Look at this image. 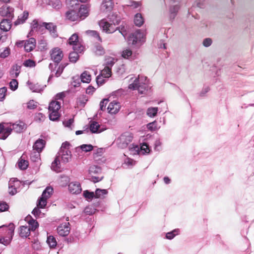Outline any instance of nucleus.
Wrapping results in <instances>:
<instances>
[{
  "label": "nucleus",
  "instance_id": "obj_1",
  "mask_svg": "<svg viewBox=\"0 0 254 254\" xmlns=\"http://www.w3.org/2000/svg\"><path fill=\"white\" fill-rule=\"evenodd\" d=\"M119 20H117L116 22L110 23L108 21L103 19L99 22V25L103 30L107 33H113L118 29L116 25L119 24Z\"/></svg>",
  "mask_w": 254,
  "mask_h": 254
},
{
  "label": "nucleus",
  "instance_id": "obj_2",
  "mask_svg": "<svg viewBox=\"0 0 254 254\" xmlns=\"http://www.w3.org/2000/svg\"><path fill=\"white\" fill-rule=\"evenodd\" d=\"M132 136L131 133L126 132L123 133L118 139L117 143L119 147L121 148H126L128 144L132 141Z\"/></svg>",
  "mask_w": 254,
  "mask_h": 254
},
{
  "label": "nucleus",
  "instance_id": "obj_3",
  "mask_svg": "<svg viewBox=\"0 0 254 254\" xmlns=\"http://www.w3.org/2000/svg\"><path fill=\"white\" fill-rule=\"evenodd\" d=\"M138 79H134L133 82L129 84L128 88L132 90H137L138 93L140 94H145L150 89L151 87L149 84H139L136 83Z\"/></svg>",
  "mask_w": 254,
  "mask_h": 254
},
{
  "label": "nucleus",
  "instance_id": "obj_4",
  "mask_svg": "<svg viewBox=\"0 0 254 254\" xmlns=\"http://www.w3.org/2000/svg\"><path fill=\"white\" fill-rule=\"evenodd\" d=\"M15 226L13 223H10L8 225L7 235L9 236L8 238L5 237H0V244L7 246L10 244L13 236L14 235Z\"/></svg>",
  "mask_w": 254,
  "mask_h": 254
},
{
  "label": "nucleus",
  "instance_id": "obj_5",
  "mask_svg": "<svg viewBox=\"0 0 254 254\" xmlns=\"http://www.w3.org/2000/svg\"><path fill=\"white\" fill-rule=\"evenodd\" d=\"M50 56L51 59L56 63V66H58L64 57V54L60 48L56 47L51 51Z\"/></svg>",
  "mask_w": 254,
  "mask_h": 254
},
{
  "label": "nucleus",
  "instance_id": "obj_6",
  "mask_svg": "<svg viewBox=\"0 0 254 254\" xmlns=\"http://www.w3.org/2000/svg\"><path fill=\"white\" fill-rule=\"evenodd\" d=\"M75 10L77 11L78 15H79V20L84 19L89 15L88 7L86 4H79L75 7Z\"/></svg>",
  "mask_w": 254,
  "mask_h": 254
},
{
  "label": "nucleus",
  "instance_id": "obj_7",
  "mask_svg": "<svg viewBox=\"0 0 254 254\" xmlns=\"http://www.w3.org/2000/svg\"><path fill=\"white\" fill-rule=\"evenodd\" d=\"M13 11L14 9L12 7L4 5L0 8V15L12 18L14 16Z\"/></svg>",
  "mask_w": 254,
  "mask_h": 254
},
{
  "label": "nucleus",
  "instance_id": "obj_8",
  "mask_svg": "<svg viewBox=\"0 0 254 254\" xmlns=\"http://www.w3.org/2000/svg\"><path fill=\"white\" fill-rule=\"evenodd\" d=\"M42 27H44L46 29L48 30L51 35L54 38H57L58 36L57 31V26L52 22H42Z\"/></svg>",
  "mask_w": 254,
  "mask_h": 254
},
{
  "label": "nucleus",
  "instance_id": "obj_9",
  "mask_svg": "<svg viewBox=\"0 0 254 254\" xmlns=\"http://www.w3.org/2000/svg\"><path fill=\"white\" fill-rule=\"evenodd\" d=\"M66 18L71 21H79V15L77 13V11L73 7L72 9H70L65 13Z\"/></svg>",
  "mask_w": 254,
  "mask_h": 254
},
{
  "label": "nucleus",
  "instance_id": "obj_10",
  "mask_svg": "<svg viewBox=\"0 0 254 254\" xmlns=\"http://www.w3.org/2000/svg\"><path fill=\"white\" fill-rule=\"evenodd\" d=\"M68 190L72 194H79L82 190L80 183L78 182H73L68 185Z\"/></svg>",
  "mask_w": 254,
  "mask_h": 254
},
{
  "label": "nucleus",
  "instance_id": "obj_11",
  "mask_svg": "<svg viewBox=\"0 0 254 254\" xmlns=\"http://www.w3.org/2000/svg\"><path fill=\"white\" fill-rule=\"evenodd\" d=\"M69 225V223L68 222L58 226L57 228V231L59 235L63 237L67 236L70 231Z\"/></svg>",
  "mask_w": 254,
  "mask_h": 254
},
{
  "label": "nucleus",
  "instance_id": "obj_12",
  "mask_svg": "<svg viewBox=\"0 0 254 254\" xmlns=\"http://www.w3.org/2000/svg\"><path fill=\"white\" fill-rule=\"evenodd\" d=\"M36 45V39L34 38H30L25 40L24 50L26 52H30L35 49Z\"/></svg>",
  "mask_w": 254,
  "mask_h": 254
},
{
  "label": "nucleus",
  "instance_id": "obj_13",
  "mask_svg": "<svg viewBox=\"0 0 254 254\" xmlns=\"http://www.w3.org/2000/svg\"><path fill=\"white\" fill-rule=\"evenodd\" d=\"M12 129L10 127H5L2 123L0 124V139H5L11 133Z\"/></svg>",
  "mask_w": 254,
  "mask_h": 254
},
{
  "label": "nucleus",
  "instance_id": "obj_14",
  "mask_svg": "<svg viewBox=\"0 0 254 254\" xmlns=\"http://www.w3.org/2000/svg\"><path fill=\"white\" fill-rule=\"evenodd\" d=\"M13 128L17 133H21L23 131L25 130L27 128V125L22 121H19L18 122H16L15 123L12 125Z\"/></svg>",
  "mask_w": 254,
  "mask_h": 254
},
{
  "label": "nucleus",
  "instance_id": "obj_15",
  "mask_svg": "<svg viewBox=\"0 0 254 254\" xmlns=\"http://www.w3.org/2000/svg\"><path fill=\"white\" fill-rule=\"evenodd\" d=\"M12 18H6L2 19L0 23V29L3 32L8 31L11 27V20Z\"/></svg>",
  "mask_w": 254,
  "mask_h": 254
},
{
  "label": "nucleus",
  "instance_id": "obj_16",
  "mask_svg": "<svg viewBox=\"0 0 254 254\" xmlns=\"http://www.w3.org/2000/svg\"><path fill=\"white\" fill-rule=\"evenodd\" d=\"M57 156H58L59 158L61 157L62 161L64 163H66L69 162L71 158V153L69 150H66L64 151H63L61 153L58 152Z\"/></svg>",
  "mask_w": 254,
  "mask_h": 254
},
{
  "label": "nucleus",
  "instance_id": "obj_17",
  "mask_svg": "<svg viewBox=\"0 0 254 254\" xmlns=\"http://www.w3.org/2000/svg\"><path fill=\"white\" fill-rule=\"evenodd\" d=\"M18 180L16 178L10 179L8 184V193L9 194L13 195L17 192V188L15 186V184L17 183L18 185Z\"/></svg>",
  "mask_w": 254,
  "mask_h": 254
},
{
  "label": "nucleus",
  "instance_id": "obj_18",
  "mask_svg": "<svg viewBox=\"0 0 254 254\" xmlns=\"http://www.w3.org/2000/svg\"><path fill=\"white\" fill-rule=\"evenodd\" d=\"M25 221L28 223V228L32 231H35L39 227L38 222L35 219H33L30 215H28L25 218Z\"/></svg>",
  "mask_w": 254,
  "mask_h": 254
},
{
  "label": "nucleus",
  "instance_id": "obj_19",
  "mask_svg": "<svg viewBox=\"0 0 254 254\" xmlns=\"http://www.w3.org/2000/svg\"><path fill=\"white\" fill-rule=\"evenodd\" d=\"M45 145V140L43 139L39 138L33 144V150L39 152H41L44 148Z\"/></svg>",
  "mask_w": 254,
  "mask_h": 254
},
{
  "label": "nucleus",
  "instance_id": "obj_20",
  "mask_svg": "<svg viewBox=\"0 0 254 254\" xmlns=\"http://www.w3.org/2000/svg\"><path fill=\"white\" fill-rule=\"evenodd\" d=\"M21 68V65L17 64L13 65L9 71L10 76L12 78L17 77L20 72Z\"/></svg>",
  "mask_w": 254,
  "mask_h": 254
},
{
  "label": "nucleus",
  "instance_id": "obj_21",
  "mask_svg": "<svg viewBox=\"0 0 254 254\" xmlns=\"http://www.w3.org/2000/svg\"><path fill=\"white\" fill-rule=\"evenodd\" d=\"M119 103L116 101H114L110 103L107 110L108 112L110 114H116L119 111Z\"/></svg>",
  "mask_w": 254,
  "mask_h": 254
},
{
  "label": "nucleus",
  "instance_id": "obj_22",
  "mask_svg": "<svg viewBox=\"0 0 254 254\" xmlns=\"http://www.w3.org/2000/svg\"><path fill=\"white\" fill-rule=\"evenodd\" d=\"M27 84L29 85V88L35 92H40L44 90L46 85L42 86L38 83H33L28 81Z\"/></svg>",
  "mask_w": 254,
  "mask_h": 254
},
{
  "label": "nucleus",
  "instance_id": "obj_23",
  "mask_svg": "<svg viewBox=\"0 0 254 254\" xmlns=\"http://www.w3.org/2000/svg\"><path fill=\"white\" fill-rule=\"evenodd\" d=\"M89 129L92 133H98L104 130L100 128V125L96 121H93L90 123Z\"/></svg>",
  "mask_w": 254,
  "mask_h": 254
},
{
  "label": "nucleus",
  "instance_id": "obj_24",
  "mask_svg": "<svg viewBox=\"0 0 254 254\" xmlns=\"http://www.w3.org/2000/svg\"><path fill=\"white\" fill-rule=\"evenodd\" d=\"M31 230L27 226H21L19 227V235L21 237L27 238L30 235Z\"/></svg>",
  "mask_w": 254,
  "mask_h": 254
},
{
  "label": "nucleus",
  "instance_id": "obj_25",
  "mask_svg": "<svg viewBox=\"0 0 254 254\" xmlns=\"http://www.w3.org/2000/svg\"><path fill=\"white\" fill-rule=\"evenodd\" d=\"M53 188L49 186L46 187V188L43 191L41 196L40 197L41 198H43L44 199L47 200L49 198H50L51 196V195L53 193Z\"/></svg>",
  "mask_w": 254,
  "mask_h": 254
},
{
  "label": "nucleus",
  "instance_id": "obj_26",
  "mask_svg": "<svg viewBox=\"0 0 254 254\" xmlns=\"http://www.w3.org/2000/svg\"><path fill=\"white\" fill-rule=\"evenodd\" d=\"M113 0H104L101 4V9L104 11H110L113 7Z\"/></svg>",
  "mask_w": 254,
  "mask_h": 254
},
{
  "label": "nucleus",
  "instance_id": "obj_27",
  "mask_svg": "<svg viewBox=\"0 0 254 254\" xmlns=\"http://www.w3.org/2000/svg\"><path fill=\"white\" fill-rule=\"evenodd\" d=\"M61 107V102L52 101L49 104L48 107L49 111H59Z\"/></svg>",
  "mask_w": 254,
  "mask_h": 254
},
{
  "label": "nucleus",
  "instance_id": "obj_28",
  "mask_svg": "<svg viewBox=\"0 0 254 254\" xmlns=\"http://www.w3.org/2000/svg\"><path fill=\"white\" fill-rule=\"evenodd\" d=\"M28 12L24 11L21 15L18 16V19L14 22V24L15 25H17L23 23L28 18Z\"/></svg>",
  "mask_w": 254,
  "mask_h": 254
},
{
  "label": "nucleus",
  "instance_id": "obj_29",
  "mask_svg": "<svg viewBox=\"0 0 254 254\" xmlns=\"http://www.w3.org/2000/svg\"><path fill=\"white\" fill-rule=\"evenodd\" d=\"M144 22V19L140 13H138L134 15V23L136 26L140 27Z\"/></svg>",
  "mask_w": 254,
  "mask_h": 254
},
{
  "label": "nucleus",
  "instance_id": "obj_30",
  "mask_svg": "<svg viewBox=\"0 0 254 254\" xmlns=\"http://www.w3.org/2000/svg\"><path fill=\"white\" fill-rule=\"evenodd\" d=\"M108 191L106 189H96L95 191V198H104V195L107 194Z\"/></svg>",
  "mask_w": 254,
  "mask_h": 254
},
{
  "label": "nucleus",
  "instance_id": "obj_31",
  "mask_svg": "<svg viewBox=\"0 0 254 254\" xmlns=\"http://www.w3.org/2000/svg\"><path fill=\"white\" fill-rule=\"evenodd\" d=\"M80 79L83 83H89L91 80V76L88 71H84L80 75Z\"/></svg>",
  "mask_w": 254,
  "mask_h": 254
},
{
  "label": "nucleus",
  "instance_id": "obj_32",
  "mask_svg": "<svg viewBox=\"0 0 254 254\" xmlns=\"http://www.w3.org/2000/svg\"><path fill=\"white\" fill-rule=\"evenodd\" d=\"M47 243L51 249L55 248L57 245L56 238L53 236H48Z\"/></svg>",
  "mask_w": 254,
  "mask_h": 254
},
{
  "label": "nucleus",
  "instance_id": "obj_33",
  "mask_svg": "<svg viewBox=\"0 0 254 254\" xmlns=\"http://www.w3.org/2000/svg\"><path fill=\"white\" fill-rule=\"evenodd\" d=\"M180 8L178 4H176L173 6H171L170 7V18L174 19L176 16L177 12Z\"/></svg>",
  "mask_w": 254,
  "mask_h": 254
},
{
  "label": "nucleus",
  "instance_id": "obj_34",
  "mask_svg": "<svg viewBox=\"0 0 254 254\" xmlns=\"http://www.w3.org/2000/svg\"><path fill=\"white\" fill-rule=\"evenodd\" d=\"M49 119L52 121H57L59 120L61 115L59 111H49Z\"/></svg>",
  "mask_w": 254,
  "mask_h": 254
},
{
  "label": "nucleus",
  "instance_id": "obj_35",
  "mask_svg": "<svg viewBox=\"0 0 254 254\" xmlns=\"http://www.w3.org/2000/svg\"><path fill=\"white\" fill-rule=\"evenodd\" d=\"M51 169L55 171H58L60 169V161L58 156H56L54 161L52 162Z\"/></svg>",
  "mask_w": 254,
  "mask_h": 254
},
{
  "label": "nucleus",
  "instance_id": "obj_36",
  "mask_svg": "<svg viewBox=\"0 0 254 254\" xmlns=\"http://www.w3.org/2000/svg\"><path fill=\"white\" fill-rule=\"evenodd\" d=\"M88 171L90 174H99L101 173L102 169L98 166L93 165L89 167Z\"/></svg>",
  "mask_w": 254,
  "mask_h": 254
},
{
  "label": "nucleus",
  "instance_id": "obj_37",
  "mask_svg": "<svg viewBox=\"0 0 254 254\" xmlns=\"http://www.w3.org/2000/svg\"><path fill=\"white\" fill-rule=\"evenodd\" d=\"M40 153L38 151H33L30 153V160L33 162H37L40 160Z\"/></svg>",
  "mask_w": 254,
  "mask_h": 254
},
{
  "label": "nucleus",
  "instance_id": "obj_38",
  "mask_svg": "<svg viewBox=\"0 0 254 254\" xmlns=\"http://www.w3.org/2000/svg\"><path fill=\"white\" fill-rule=\"evenodd\" d=\"M78 53L76 52H71L69 54V60L71 63H75L79 59V55Z\"/></svg>",
  "mask_w": 254,
  "mask_h": 254
},
{
  "label": "nucleus",
  "instance_id": "obj_39",
  "mask_svg": "<svg viewBox=\"0 0 254 254\" xmlns=\"http://www.w3.org/2000/svg\"><path fill=\"white\" fill-rule=\"evenodd\" d=\"M157 107H150L147 110L146 114L149 117H154L157 115Z\"/></svg>",
  "mask_w": 254,
  "mask_h": 254
},
{
  "label": "nucleus",
  "instance_id": "obj_40",
  "mask_svg": "<svg viewBox=\"0 0 254 254\" xmlns=\"http://www.w3.org/2000/svg\"><path fill=\"white\" fill-rule=\"evenodd\" d=\"M67 65V63H61L59 65L58 68L55 73V76L57 77H59L62 74L64 68Z\"/></svg>",
  "mask_w": 254,
  "mask_h": 254
},
{
  "label": "nucleus",
  "instance_id": "obj_41",
  "mask_svg": "<svg viewBox=\"0 0 254 254\" xmlns=\"http://www.w3.org/2000/svg\"><path fill=\"white\" fill-rule=\"evenodd\" d=\"M94 52L96 55L102 56L104 54L105 51L101 45L100 44H97L95 46Z\"/></svg>",
  "mask_w": 254,
  "mask_h": 254
},
{
  "label": "nucleus",
  "instance_id": "obj_42",
  "mask_svg": "<svg viewBox=\"0 0 254 254\" xmlns=\"http://www.w3.org/2000/svg\"><path fill=\"white\" fill-rule=\"evenodd\" d=\"M18 165L20 169L24 170L28 167V162L25 160L21 159L18 161Z\"/></svg>",
  "mask_w": 254,
  "mask_h": 254
},
{
  "label": "nucleus",
  "instance_id": "obj_43",
  "mask_svg": "<svg viewBox=\"0 0 254 254\" xmlns=\"http://www.w3.org/2000/svg\"><path fill=\"white\" fill-rule=\"evenodd\" d=\"M135 79H138L136 83H139V84H149V80L146 76L138 75V77H136Z\"/></svg>",
  "mask_w": 254,
  "mask_h": 254
},
{
  "label": "nucleus",
  "instance_id": "obj_44",
  "mask_svg": "<svg viewBox=\"0 0 254 254\" xmlns=\"http://www.w3.org/2000/svg\"><path fill=\"white\" fill-rule=\"evenodd\" d=\"M79 147L82 151L88 152L92 151L93 149L94 146L91 144H84L81 145Z\"/></svg>",
  "mask_w": 254,
  "mask_h": 254
},
{
  "label": "nucleus",
  "instance_id": "obj_45",
  "mask_svg": "<svg viewBox=\"0 0 254 254\" xmlns=\"http://www.w3.org/2000/svg\"><path fill=\"white\" fill-rule=\"evenodd\" d=\"M78 42V36L77 34L74 33L68 39V44L73 45Z\"/></svg>",
  "mask_w": 254,
  "mask_h": 254
},
{
  "label": "nucleus",
  "instance_id": "obj_46",
  "mask_svg": "<svg viewBox=\"0 0 254 254\" xmlns=\"http://www.w3.org/2000/svg\"><path fill=\"white\" fill-rule=\"evenodd\" d=\"M47 43L44 39H41L38 41V48L41 51H45L47 49Z\"/></svg>",
  "mask_w": 254,
  "mask_h": 254
},
{
  "label": "nucleus",
  "instance_id": "obj_47",
  "mask_svg": "<svg viewBox=\"0 0 254 254\" xmlns=\"http://www.w3.org/2000/svg\"><path fill=\"white\" fill-rule=\"evenodd\" d=\"M83 195L85 198L88 199H92L95 198V192L86 190L83 191Z\"/></svg>",
  "mask_w": 254,
  "mask_h": 254
},
{
  "label": "nucleus",
  "instance_id": "obj_48",
  "mask_svg": "<svg viewBox=\"0 0 254 254\" xmlns=\"http://www.w3.org/2000/svg\"><path fill=\"white\" fill-rule=\"evenodd\" d=\"M42 27V24L41 25L39 24L38 21L36 19H34L31 23V31H33L35 30H40Z\"/></svg>",
  "mask_w": 254,
  "mask_h": 254
},
{
  "label": "nucleus",
  "instance_id": "obj_49",
  "mask_svg": "<svg viewBox=\"0 0 254 254\" xmlns=\"http://www.w3.org/2000/svg\"><path fill=\"white\" fill-rule=\"evenodd\" d=\"M86 33L92 37L97 38L99 41H102V39L99 35V33L96 31L87 30L86 31Z\"/></svg>",
  "mask_w": 254,
  "mask_h": 254
},
{
  "label": "nucleus",
  "instance_id": "obj_50",
  "mask_svg": "<svg viewBox=\"0 0 254 254\" xmlns=\"http://www.w3.org/2000/svg\"><path fill=\"white\" fill-rule=\"evenodd\" d=\"M88 101V99L85 95H82L77 99V103L82 106H84Z\"/></svg>",
  "mask_w": 254,
  "mask_h": 254
},
{
  "label": "nucleus",
  "instance_id": "obj_51",
  "mask_svg": "<svg viewBox=\"0 0 254 254\" xmlns=\"http://www.w3.org/2000/svg\"><path fill=\"white\" fill-rule=\"evenodd\" d=\"M47 204V200L39 197L38 199L37 205L40 208H44Z\"/></svg>",
  "mask_w": 254,
  "mask_h": 254
},
{
  "label": "nucleus",
  "instance_id": "obj_52",
  "mask_svg": "<svg viewBox=\"0 0 254 254\" xmlns=\"http://www.w3.org/2000/svg\"><path fill=\"white\" fill-rule=\"evenodd\" d=\"M9 87L12 91H15L18 88V82L15 79H12L9 83Z\"/></svg>",
  "mask_w": 254,
  "mask_h": 254
},
{
  "label": "nucleus",
  "instance_id": "obj_53",
  "mask_svg": "<svg viewBox=\"0 0 254 254\" xmlns=\"http://www.w3.org/2000/svg\"><path fill=\"white\" fill-rule=\"evenodd\" d=\"M179 229H175L170 232H168L166 235V238L169 240L173 239L176 235L178 234Z\"/></svg>",
  "mask_w": 254,
  "mask_h": 254
},
{
  "label": "nucleus",
  "instance_id": "obj_54",
  "mask_svg": "<svg viewBox=\"0 0 254 254\" xmlns=\"http://www.w3.org/2000/svg\"><path fill=\"white\" fill-rule=\"evenodd\" d=\"M72 46V49L74 52H76L78 53H81L83 50L84 47L80 44L78 43V42Z\"/></svg>",
  "mask_w": 254,
  "mask_h": 254
},
{
  "label": "nucleus",
  "instance_id": "obj_55",
  "mask_svg": "<svg viewBox=\"0 0 254 254\" xmlns=\"http://www.w3.org/2000/svg\"><path fill=\"white\" fill-rule=\"evenodd\" d=\"M23 65L25 67H33L36 65V64L33 60L28 59L24 62Z\"/></svg>",
  "mask_w": 254,
  "mask_h": 254
},
{
  "label": "nucleus",
  "instance_id": "obj_56",
  "mask_svg": "<svg viewBox=\"0 0 254 254\" xmlns=\"http://www.w3.org/2000/svg\"><path fill=\"white\" fill-rule=\"evenodd\" d=\"M49 4L56 9L60 8L61 6V3L59 0H50Z\"/></svg>",
  "mask_w": 254,
  "mask_h": 254
},
{
  "label": "nucleus",
  "instance_id": "obj_57",
  "mask_svg": "<svg viewBox=\"0 0 254 254\" xmlns=\"http://www.w3.org/2000/svg\"><path fill=\"white\" fill-rule=\"evenodd\" d=\"M115 64V59L113 58H109L106 60L105 66L112 68V67Z\"/></svg>",
  "mask_w": 254,
  "mask_h": 254
},
{
  "label": "nucleus",
  "instance_id": "obj_58",
  "mask_svg": "<svg viewBox=\"0 0 254 254\" xmlns=\"http://www.w3.org/2000/svg\"><path fill=\"white\" fill-rule=\"evenodd\" d=\"M72 84L74 87H78L80 85L81 80L78 76L72 77Z\"/></svg>",
  "mask_w": 254,
  "mask_h": 254
},
{
  "label": "nucleus",
  "instance_id": "obj_59",
  "mask_svg": "<svg viewBox=\"0 0 254 254\" xmlns=\"http://www.w3.org/2000/svg\"><path fill=\"white\" fill-rule=\"evenodd\" d=\"M128 40L129 43H131L132 45H135L138 42H140L137 38L134 36L132 33L129 35Z\"/></svg>",
  "mask_w": 254,
  "mask_h": 254
},
{
  "label": "nucleus",
  "instance_id": "obj_60",
  "mask_svg": "<svg viewBox=\"0 0 254 254\" xmlns=\"http://www.w3.org/2000/svg\"><path fill=\"white\" fill-rule=\"evenodd\" d=\"M6 92L7 88L6 87L0 88V101H2L5 99Z\"/></svg>",
  "mask_w": 254,
  "mask_h": 254
},
{
  "label": "nucleus",
  "instance_id": "obj_61",
  "mask_svg": "<svg viewBox=\"0 0 254 254\" xmlns=\"http://www.w3.org/2000/svg\"><path fill=\"white\" fill-rule=\"evenodd\" d=\"M120 33L125 38L127 34V27L125 26L121 25L119 27H118V29Z\"/></svg>",
  "mask_w": 254,
  "mask_h": 254
},
{
  "label": "nucleus",
  "instance_id": "obj_62",
  "mask_svg": "<svg viewBox=\"0 0 254 254\" xmlns=\"http://www.w3.org/2000/svg\"><path fill=\"white\" fill-rule=\"evenodd\" d=\"M69 145L70 143L67 141H65L63 142L58 152L61 153V152L62 153L63 151H64L66 150H69L68 147H69Z\"/></svg>",
  "mask_w": 254,
  "mask_h": 254
},
{
  "label": "nucleus",
  "instance_id": "obj_63",
  "mask_svg": "<svg viewBox=\"0 0 254 254\" xmlns=\"http://www.w3.org/2000/svg\"><path fill=\"white\" fill-rule=\"evenodd\" d=\"M9 205L4 201L0 202V212H3L8 210Z\"/></svg>",
  "mask_w": 254,
  "mask_h": 254
},
{
  "label": "nucleus",
  "instance_id": "obj_64",
  "mask_svg": "<svg viewBox=\"0 0 254 254\" xmlns=\"http://www.w3.org/2000/svg\"><path fill=\"white\" fill-rule=\"evenodd\" d=\"M132 51L129 49L124 50L122 52V56L124 58L127 59L132 55Z\"/></svg>",
  "mask_w": 254,
  "mask_h": 254
}]
</instances>
